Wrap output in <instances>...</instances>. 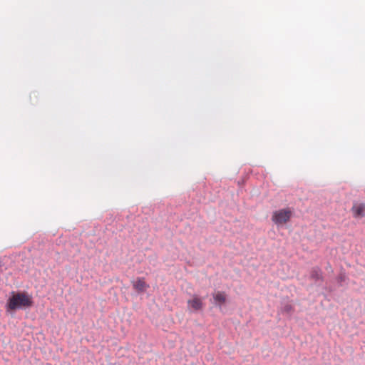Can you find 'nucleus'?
<instances>
[{"label": "nucleus", "mask_w": 365, "mask_h": 365, "mask_svg": "<svg viewBox=\"0 0 365 365\" xmlns=\"http://www.w3.org/2000/svg\"><path fill=\"white\" fill-rule=\"evenodd\" d=\"M33 304L32 297L26 292H12L6 304L7 312L25 309Z\"/></svg>", "instance_id": "obj_1"}, {"label": "nucleus", "mask_w": 365, "mask_h": 365, "mask_svg": "<svg viewBox=\"0 0 365 365\" xmlns=\"http://www.w3.org/2000/svg\"><path fill=\"white\" fill-rule=\"evenodd\" d=\"M293 215V211L291 208H284L276 210L273 212L272 220L277 226L284 225L287 223Z\"/></svg>", "instance_id": "obj_2"}, {"label": "nucleus", "mask_w": 365, "mask_h": 365, "mask_svg": "<svg viewBox=\"0 0 365 365\" xmlns=\"http://www.w3.org/2000/svg\"><path fill=\"white\" fill-rule=\"evenodd\" d=\"M354 218H362L365 217V202H354L351 209Z\"/></svg>", "instance_id": "obj_3"}, {"label": "nucleus", "mask_w": 365, "mask_h": 365, "mask_svg": "<svg viewBox=\"0 0 365 365\" xmlns=\"http://www.w3.org/2000/svg\"><path fill=\"white\" fill-rule=\"evenodd\" d=\"M133 288L138 292H145L149 285L146 284L144 278H137L135 280L132 282Z\"/></svg>", "instance_id": "obj_4"}, {"label": "nucleus", "mask_w": 365, "mask_h": 365, "mask_svg": "<svg viewBox=\"0 0 365 365\" xmlns=\"http://www.w3.org/2000/svg\"><path fill=\"white\" fill-rule=\"evenodd\" d=\"M188 306L195 311H198L202 309V300L196 295H194L191 299L187 301Z\"/></svg>", "instance_id": "obj_5"}, {"label": "nucleus", "mask_w": 365, "mask_h": 365, "mask_svg": "<svg viewBox=\"0 0 365 365\" xmlns=\"http://www.w3.org/2000/svg\"><path fill=\"white\" fill-rule=\"evenodd\" d=\"M214 299L216 302H218L220 304H222L226 301V295L224 292H217L213 294Z\"/></svg>", "instance_id": "obj_6"}]
</instances>
